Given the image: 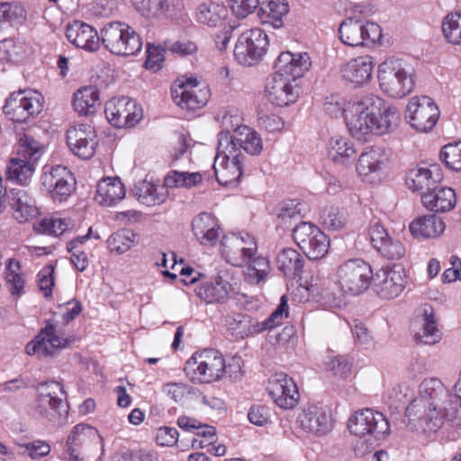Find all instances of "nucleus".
<instances>
[{"label": "nucleus", "mask_w": 461, "mask_h": 461, "mask_svg": "<svg viewBox=\"0 0 461 461\" xmlns=\"http://www.w3.org/2000/svg\"><path fill=\"white\" fill-rule=\"evenodd\" d=\"M400 122L399 111L386 106L380 96L364 95L348 103L346 124L350 134L362 140L368 134L382 135L392 131Z\"/></svg>", "instance_id": "f257e3e1"}, {"label": "nucleus", "mask_w": 461, "mask_h": 461, "mask_svg": "<svg viewBox=\"0 0 461 461\" xmlns=\"http://www.w3.org/2000/svg\"><path fill=\"white\" fill-rule=\"evenodd\" d=\"M348 428L357 439L354 450L357 456H363L379 446L390 432L389 421L385 416L372 409H364L350 417Z\"/></svg>", "instance_id": "f03ea898"}, {"label": "nucleus", "mask_w": 461, "mask_h": 461, "mask_svg": "<svg viewBox=\"0 0 461 461\" xmlns=\"http://www.w3.org/2000/svg\"><path fill=\"white\" fill-rule=\"evenodd\" d=\"M377 77L381 90L393 98H402L414 88L412 68L401 59L390 58L381 63Z\"/></svg>", "instance_id": "7ed1b4c3"}, {"label": "nucleus", "mask_w": 461, "mask_h": 461, "mask_svg": "<svg viewBox=\"0 0 461 461\" xmlns=\"http://www.w3.org/2000/svg\"><path fill=\"white\" fill-rule=\"evenodd\" d=\"M101 41L111 53L118 56H134L142 49V39L125 23L113 22L101 30Z\"/></svg>", "instance_id": "20e7f679"}, {"label": "nucleus", "mask_w": 461, "mask_h": 461, "mask_svg": "<svg viewBox=\"0 0 461 461\" xmlns=\"http://www.w3.org/2000/svg\"><path fill=\"white\" fill-rule=\"evenodd\" d=\"M288 300L283 295L276 309L263 321L253 320L246 314H235L226 319L228 329L238 338L244 339L254 333L272 330L282 324L288 317Z\"/></svg>", "instance_id": "39448f33"}, {"label": "nucleus", "mask_w": 461, "mask_h": 461, "mask_svg": "<svg viewBox=\"0 0 461 461\" xmlns=\"http://www.w3.org/2000/svg\"><path fill=\"white\" fill-rule=\"evenodd\" d=\"M185 372L193 380L212 383L224 375L222 354L213 348L195 352L185 363Z\"/></svg>", "instance_id": "423d86ee"}, {"label": "nucleus", "mask_w": 461, "mask_h": 461, "mask_svg": "<svg viewBox=\"0 0 461 461\" xmlns=\"http://www.w3.org/2000/svg\"><path fill=\"white\" fill-rule=\"evenodd\" d=\"M244 160V154L234 149L228 138L218 139L213 169L219 184L229 185L238 183L243 174Z\"/></svg>", "instance_id": "0eeeda50"}, {"label": "nucleus", "mask_w": 461, "mask_h": 461, "mask_svg": "<svg viewBox=\"0 0 461 461\" xmlns=\"http://www.w3.org/2000/svg\"><path fill=\"white\" fill-rule=\"evenodd\" d=\"M335 276L341 292L358 295L369 287L373 270L368 263L360 258L348 259L338 267Z\"/></svg>", "instance_id": "6e6552de"}, {"label": "nucleus", "mask_w": 461, "mask_h": 461, "mask_svg": "<svg viewBox=\"0 0 461 461\" xmlns=\"http://www.w3.org/2000/svg\"><path fill=\"white\" fill-rule=\"evenodd\" d=\"M44 97L35 90H20L9 95L3 107L12 121L26 122L34 119L43 109Z\"/></svg>", "instance_id": "1a4fd4ad"}, {"label": "nucleus", "mask_w": 461, "mask_h": 461, "mask_svg": "<svg viewBox=\"0 0 461 461\" xmlns=\"http://www.w3.org/2000/svg\"><path fill=\"white\" fill-rule=\"evenodd\" d=\"M267 45L268 38L263 30H248L237 41L234 48L235 59L244 67L255 66L266 54Z\"/></svg>", "instance_id": "9d476101"}, {"label": "nucleus", "mask_w": 461, "mask_h": 461, "mask_svg": "<svg viewBox=\"0 0 461 461\" xmlns=\"http://www.w3.org/2000/svg\"><path fill=\"white\" fill-rule=\"evenodd\" d=\"M293 237L310 259H321L328 253L330 246L328 237L311 222L302 221L294 227Z\"/></svg>", "instance_id": "9b49d317"}, {"label": "nucleus", "mask_w": 461, "mask_h": 461, "mask_svg": "<svg viewBox=\"0 0 461 461\" xmlns=\"http://www.w3.org/2000/svg\"><path fill=\"white\" fill-rule=\"evenodd\" d=\"M342 43L351 47L369 46L382 37V29L375 23H364L353 18L344 20L339 29Z\"/></svg>", "instance_id": "f8f14e48"}, {"label": "nucleus", "mask_w": 461, "mask_h": 461, "mask_svg": "<svg viewBox=\"0 0 461 461\" xmlns=\"http://www.w3.org/2000/svg\"><path fill=\"white\" fill-rule=\"evenodd\" d=\"M76 179L71 171L63 166L45 167L41 176L43 189L51 199L66 201L76 188Z\"/></svg>", "instance_id": "ddd939ff"}, {"label": "nucleus", "mask_w": 461, "mask_h": 461, "mask_svg": "<svg viewBox=\"0 0 461 461\" xmlns=\"http://www.w3.org/2000/svg\"><path fill=\"white\" fill-rule=\"evenodd\" d=\"M221 247L222 258L234 267H242L249 262L258 250L254 237L249 233L226 235Z\"/></svg>", "instance_id": "4468645a"}, {"label": "nucleus", "mask_w": 461, "mask_h": 461, "mask_svg": "<svg viewBox=\"0 0 461 461\" xmlns=\"http://www.w3.org/2000/svg\"><path fill=\"white\" fill-rule=\"evenodd\" d=\"M91 446L100 447L104 454V440L98 430L83 423L74 426L64 447L67 461H84L80 455Z\"/></svg>", "instance_id": "2eb2a0df"}, {"label": "nucleus", "mask_w": 461, "mask_h": 461, "mask_svg": "<svg viewBox=\"0 0 461 461\" xmlns=\"http://www.w3.org/2000/svg\"><path fill=\"white\" fill-rule=\"evenodd\" d=\"M63 394V386L59 383L51 381L42 384L34 403L35 413L42 419L56 421L63 413H67V405L59 397Z\"/></svg>", "instance_id": "dca6fc26"}, {"label": "nucleus", "mask_w": 461, "mask_h": 461, "mask_svg": "<svg viewBox=\"0 0 461 461\" xmlns=\"http://www.w3.org/2000/svg\"><path fill=\"white\" fill-rule=\"evenodd\" d=\"M439 117L435 102L427 95L413 96L406 107V119L410 125L420 132L431 131Z\"/></svg>", "instance_id": "f3484780"}, {"label": "nucleus", "mask_w": 461, "mask_h": 461, "mask_svg": "<svg viewBox=\"0 0 461 461\" xmlns=\"http://www.w3.org/2000/svg\"><path fill=\"white\" fill-rule=\"evenodd\" d=\"M105 116L108 122L117 128H131L143 116L140 105L129 97H113L105 104Z\"/></svg>", "instance_id": "a211bd4d"}, {"label": "nucleus", "mask_w": 461, "mask_h": 461, "mask_svg": "<svg viewBox=\"0 0 461 461\" xmlns=\"http://www.w3.org/2000/svg\"><path fill=\"white\" fill-rule=\"evenodd\" d=\"M171 94L178 106L188 110L203 107L210 97L209 87L193 77L179 79L178 84L172 87Z\"/></svg>", "instance_id": "6ab92c4d"}, {"label": "nucleus", "mask_w": 461, "mask_h": 461, "mask_svg": "<svg viewBox=\"0 0 461 461\" xmlns=\"http://www.w3.org/2000/svg\"><path fill=\"white\" fill-rule=\"evenodd\" d=\"M373 289L382 299L398 297L406 285V272L400 265L380 268L373 274Z\"/></svg>", "instance_id": "aec40b11"}, {"label": "nucleus", "mask_w": 461, "mask_h": 461, "mask_svg": "<svg viewBox=\"0 0 461 461\" xmlns=\"http://www.w3.org/2000/svg\"><path fill=\"white\" fill-rule=\"evenodd\" d=\"M10 209L13 217L19 222H26L39 214L36 199L26 189L12 188L4 199V210Z\"/></svg>", "instance_id": "412c9836"}, {"label": "nucleus", "mask_w": 461, "mask_h": 461, "mask_svg": "<svg viewBox=\"0 0 461 461\" xmlns=\"http://www.w3.org/2000/svg\"><path fill=\"white\" fill-rule=\"evenodd\" d=\"M72 341L59 334L55 326L48 324L33 340L27 343L25 352L29 356L37 355L39 358L47 357L52 356L55 349L64 348Z\"/></svg>", "instance_id": "4be33fe9"}, {"label": "nucleus", "mask_w": 461, "mask_h": 461, "mask_svg": "<svg viewBox=\"0 0 461 461\" xmlns=\"http://www.w3.org/2000/svg\"><path fill=\"white\" fill-rule=\"evenodd\" d=\"M264 92L272 104L280 107L295 103L299 97L298 84L276 73L267 79Z\"/></svg>", "instance_id": "5701e85b"}, {"label": "nucleus", "mask_w": 461, "mask_h": 461, "mask_svg": "<svg viewBox=\"0 0 461 461\" xmlns=\"http://www.w3.org/2000/svg\"><path fill=\"white\" fill-rule=\"evenodd\" d=\"M267 391L275 403L285 410L296 406L299 392L294 381L287 375L276 374L268 381Z\"/></svg>", "instance_id": "b1692460"}, {"label": "nucleus", "mask_w": 461, "mask_h": 461, "mask_svg": "<svg viewBox=\"0 0 461 461\" xmlns=\"http://www.w3.org/2000/svg\"><path fill=\"white\" fill-rule=\"evenodd\" d=\"M297 422L305 433L321 437L332 429V422L329 413L317 405L304 407L297 417Z\"/></svg>", "instance_id": "393cba45"}, {"label": "nucleus", "mask_w": 461, "mask_h": 461, "mask_svg": "<svg viewBox=\"0 0 461 461\" xmlns=\"http://www.w3.org/2000/svg\"><path fill=\"white\" fill-rule=\"evenodd\" d=\"M311 67V59L306 52H282L275 64V73L296 83Z\"/></svg>", "instance_id": "a878e982"}, {"label": "nucleus", "mask_w": 461, "mask_h": 461, "mask_svg": "<svg viewBox=\"0 0 461 461\" xmlns=\"http://www.w3.org/2000/svg\"><path fill=\"white\" fill-rule=\"evenodd\" d=\"M228 138L234 149L243 154V151L258 156L263 149V142L259 134L253 129L244 125L234 130L232 134L228 132L219 133L218 139Z\"/></svg>", "instance_id": "bb28decb"}, {"label": "nucleus", "mask_w": 461, "mask_h": 461, "mask_svg": "<svg viewBox=\"0 0 461 461\" xmlns=\"http://www.w3.org/2000/svg\"><path fill=\"white\" fill-rule=\"evenodd\" d=\"M416 321L420 325V330L415 334L416 341L426 345H435L440 341L441 332L431 305H421L417 311Z\"/></svg>", "instance_id": "cd10ccee"}, {"label": "nucleus", "mask_w": 461, "mask_h": 461, "mask_svg": "<svg viewBox=\"0 0 461 461\" xmlns=\"http://www.w3.org/2000/svg\"><path fill=\"white\" fill-rule=\"evenodd\" d=\"M441 180L442 174L438 167L434 166L430 168L418 167L409 170L406 176V185L412 192H419L422 199L423 194L435 190Z\"/></svg>", "instance_id": "c85d7f7f"}, {"label": "nucleus", "mask_w": 461, "mask_h": 461, "mask_svg": "<svg viewBox=\"0 0 461 461\" xmlns=\"http://www.w3.org/2000/svg\"><path fill=\"white\" fill-rule=\"evenodd\" d=\"M66 36L76 47L87 51H95L99 49L101 35L88 23L74 21L67 26Z\"/></svg>", "instance_id": "c756f323"}, {"label": "nucleus", "mask_w": 461, "mask_h": 461, "mask_svg": "<svg viewBox=\"0 0 461 461\" xmlns=\"http://www.w3.org/2000/svg\"><path fill=\"white\" fill-rule=\"evenodd\" d=\"M194 292L206 303H225L236 294L233 285L221 276L199 285Z\"/></svg>", "instance_id": "7c9ffc66"}, {"label": "nucleus", "mask_w": 461, "mask_h": 461, "mask_svg": "<svg viewBox=\"0 0 461 461\" xmlns=\"http://www.w3.org/2000/svg\"><path fill=\"white\" fill-rule=\"evenodd\" d=\"M192 231L201 245L214 246L220 237V225L212 214L201 212L192 221Z\"/></svg>", "instance_id": "2f4dec72"}, {"label": "nucleus", "mask_w": 461, "mask_h": 461, "mask_svg": "<svg viewBox=\"0 0 461 461\" xmlns=\"http://www.w3.org/2000/svg\"><path fill=\"white\" fill-rule=\"evenodd\" d=\"M125 196V186L119 177H105L96 186L95 201L102 206H114Z\"/></svg>", "instance_id": "473e14b6"}, {"label": "nucleus", "mask_w": 461, "mask_h": 461, "mask_svg": "<svg viewBox=\"0 0 461 461\" xmlns=\"http://www.w3.org/2000/svg\"><path fill=\"white\" fill-rule=\"evenodd\" d=\"M374 65L372 57L367 55L357 57L342 68V77L355 85H363L370 80Z\"/></svg>", "instance_id": "72a5a7b5"}, {"label": "nucleus", "mask_w": 461, "mask_h": 461, "mask_svg": "<svg viewBox=\"0 0 461 461\" xmlns=\"http://www.w3.org/2000/svg\"><path fill=\"white\" fill-rule=\"evenodd\" d=\"M423 205L429 211L445 212L452 210L456 203L455 191L450 187H439L437 185L435 190L423 194L421 199Z\"/></svg>", "instance_id": "f704fd0d"}, {"label": "nucleus", "mask_w": 461, "mask_h": 461, "mask_svg": "<svg viewBox=\"0 0 461 461\" xmlns=\"http://www.w3.org/2000/svg\"><path fill=\"white\" fill-rule=\"evenodd\" d=\"M443 220L435 215L429 214L419 217L410 224V231L415 237L436 238L443 233L445 230Z\"/></svg>", "instance_id": "c9c22d12"}, {"label": "nucleus", "mask_w": 461, "mask_h": 461, "mask_svg": "<svg viewBox=\"0 0 461 461\" xmlns=\"http://www.w3.org/2000/svg\"><path fill=\"white\" fill-rule=\"evenodd\" d=\"M304 265L301 254L294 249L285 248L276 257V267L285 276L295 278L300 276Z\"/></svg>", "instance_id": "e433bc0d"}, {"label": "nucleus", "mask_w": 461, "mask_h": 461, "mask_svg": "<svg viewBox=\"0 0 461 461\" xmlns=\"http://www.w3.org/2000/svg\"><path fill=\"white\" fill-rule=\"evenodd\" d=\"M357 156L353 143L347 138L335 136L330 140L329 158L336 164L348 165Z\"/></svg>", "instance_id": "4c0bfd02"}, {"label": "nucleus", "mask_w": 461, "mask_h": 461, "mask_svg": "<svg viewBox=\"0 0 461 461\" xmlns=\"http://www.w3.org/2000/svg\"><path fill=\"white\" fill-rule=\"evenodd\" d=\"M288 11L289 6L285 0H271L266 5L262 4L258 14L262 23L280 28L283 26V19Z\"/></svg>", "instance_id": "58836bf2"}, {"label": "nucleus", "mask_w": 461, "mask_h": 461, "mask_svg": "<svg viewBox=\"0 0 461 461\" xmlns=\"http://www.w3.org/2000/svg\"><path fill=\"white\" fill-rule=\"evenodd\" d=\"M99 105V92L95 86L80 88L74 94L73 106L79 114H92Z\"/></svg>", "instance_id": "ea45409f"}, {"label": "nucleus", "mask_w": 461, "mask_h": 461, "mask_svg": "<svg viewBox=\"0 0 461 461\" xmlns=\"http://www.w3.org/2000/svg\"><path fill=\"white\" fill-rule=\"evenodd\" d=\"M387 158L381 149H371L361 154L357 169L361 176H367L384 169Z\"/></svg>", "instance_id": "a19ab883"}, {"label": "nucleus", "mask_w": 461, "mask_h": 461, "mask_svg": "<svg viewBox=\"0 0 461 461\" xmlns=\"http://www.w3.org/2000/svg\"><path fill=\"white\" fill-rule=\"evenodd\" d=\"M133 194L141 203L147 206L160 204L167 196L164 186H158L148 181L136 184Z\"/></svg>", "instance_id": "79ce46f5"}, {"label": "nucleus", "mask_w": 461, "mask_h": 461, "mask_svg": "<svg viewBox=\"0 0 461 461\" xmlns=\"http://www.w3.org/2000/svg\"><path fill=\"white\" fill-rule=\"evenodd\" d=\"M33 162L22 158H13L6 166V176L20 185H28L35 171Z\"/></svg>", "instance_id": "37998d69"}, {"label": "nucleus", "mask_w": 461, "mask_h": 461, "mask_svg": "<svg viewBox=\"0 0 461 461\" xmlns=\"http://www.w3.org/2000/svg\"><path fill=\"white\" fill-rule=\"evenodd\" d=\"M227 14V9L224 5L210 2L202 4L197 12V20L208 26L215 27L221 23Z\"/></svg>", "instance_id": "c03bdc74"}, {"label": "nucleus", "mask_w": 461, "mask_h": 461, "mask_svg": "<svg viewBox=\"0 0 461 461\" xmlns=\"http://www.w3.org/2000/svg\"><path fill=\"white\" fill-rule=\"evenodd\" d=\"M5 281L13 296H21L24 293L25 280L19 261L11 258L5 267Z\"/></svg>", "instance_id": "a18cd8bd"}, {"label": "nucleus", "mask_w": 461, "mask_h": 461, "mask_svg": "<svg viewBox=\"0 0 461 461\" xmlns=\"http://www.w3.org/2000/svg\"><path fill=\"white\" fill-rule=\"evenodd\" d=\"M44 153V147L36 139L28 134H23L19 139L18 154L35 163Z\"/></svg>", "instance_id": "49530a36"}, {"label": "nucleus", "mask_w": 461, "mask_h": 461, "mask_svg": "<svg viewBox=\"0 0 461 461\" xmlns=\"http://www.w3.org/2000/svg\"><path fill=\"white\" fill-rule=\"evenodd\" d=\"M442 32L452 44H461V13H450L442 22Z\"/></svg>", "instance_id": "de8ad7c7"}, {"label": "nucleus", "mask_w": 461, "mask_h": 461, "mask_svg": "<svg viewBox=\"0 0 461 461\" xmlns=\"http://www.w3.org/2000/svg\"><path fill=\"white\" fill-rule=\"evenodd\" d=\"M249 262L247 276L250 283L258 285L264 281L270 273L269 261L264 257H253Z\"/></svg>", "instance_id": "09e8293b"}, {"label": "nucleus", "mask_w": 461, "mask_h": 461, "mask_svg": "<svg viewBox=\"0 0 461 461\" xmlns=\"http://www.w3.org/2000/svg\"><path fill=\"white\" fill-rule=\"evenodd\" d=\"M133 7L146 17H156L168 7L167 0H131Z\"/></svg>", "instance_id": "8fccbe9b"}, {"label": "nucleus", "mask_w": 461, "mask_h": 461, "mask_svg": "<svg viewBox=\"0 0 461 461\" xmlns=\"http://www.w3.org/2000/svg\"><path fill=\"white\" fill-rule=\"evenodd\" d=\"M134 236L131 230H122L109 237L108 246L112 251L119 254L124 253L131 248Z\"/></svg>", "instance_id": "3c124183"}, {"label": "nucleus", "mask_w": 461, "mask_h": 461, "mask_svg": "<svg viewBox=\"0 0 461 461\" xmlns=\"http://www.w3.org/2000/svg\"><path fill=\"white\" fill-rule=\"evenodd\" d=\"M68 227L69 222L68 220L61 218H51L42 220L41 222L34 226V230L39 233L59 236L68 230Z\"/></svg>", "instance_id": "603ef678"}, {"label": "nucleus", "mask_w": 461, "mask_h": 461, "mask_svg": "<svg viewBox=\"0 0 461 461\" xmlns=\"http://www.w3.org/2000/svg\"><path fill=\"white\" fill-rule=\"evenodd\" d=\"M440 158L447 167L454 171H461V141L445 145Z\"/></svg>", "instance_id": "864d4df0"}, {"label": "nucleus", "mask_w": 461, "mask_h": 461, "mask_svg": "<svg viewBox=\"0 0 461 461\" xmlns=\"http://www.w3.org/2000/svg\"><path fill=\"white\" fill-rule=\"evenodd\" d=\"M322 223L330 230H339L342 229L346 222L347 217L345 213L338 207L326 208L321 214Z\"/></svg>", "instance_id": "5fc2aeb1"}, {"label": "nucleus", "mask_w": 461, "mask_h": 461, "mask_svg": "<svg viewBox=\"0 0 461 461\" xmlns=\"http://www.w3.org/2000/svg\"><path fill=\"white\" fill-rule=\"evenodd\" d=\"M303 204L296 200H289L281 203L277 213L280 224L286 226L294 219H298L301 215Z\"/></svg>", "instance_id": "6e6d98bb"}, {"label": "nucleus", "mask_w": 461, "mask_h": 461, "mask_svg": "<svg viewBox=\"0 0 461 461\" xmlns=\"http://www.w3.org/2000/svg\"><path fill=\"white\" fill-rule=\"evenodd\" d=\"M323 109L327 114L331 117H339L344 115L346 118V110L348 103L345 98L339 94H332L326 97L323 103Z\"/></svg>", "instance_id": "4d7b16f0"}, {"label": "nucleus", "mask_w": 461, "mask_h": 461, "mask_svg": "<svg viewBox=\"0 0 461 461\" xmlns=\"http://www.w3.org/2000/svg\"><path fill=\"white\" fill-rule=\"evenodd\" d=\"M162 391L176 402H183L185 398L195 393V389L183 383H170L163 386Z\"/></svg>", "instance_id": "13d9d810"}, {"label": "nucleus", "mask_w": 461, "mask_h": 461, "mask_svg": "<svg viewBox=\"0 0 461 461\" xmlns=\"http://www.w3.org/2000/svg\"><path fill=\"white\" fill-rule=\"evenodd\" d=\"M377 251L389 260H398L404 256L405 248L400 240L390 237Z\"/></svg>", "instance_id": "bf43d9fd"}, {"label": "nucleus", "mask_w": 461, "mask_h": 461, "mask_svg": "<svg viewBox=\"0 0 461 461\" xmlns=\"http://www.w3.org/2000/svg\"><path fill=\"white\" fill-rule=\"evenodd\" d=\"M5 22L13 25L22 24L27 16L24 6L17 2L5 3Z\"/></svg>", "instance_id": "052dcab7"}, {"label": "nucleus", "mask_w": 461, "mask_h": 461, "mask_svg": "<svg viewBox=\"0 0 461 461\" xmlns=\"http://www.w3.org/2000/svg\"><path fill=\"white\" fill-rule=\"evenodd\" d=\"M96 145V137H88L78 140L77 145H68V147L75 155L84 159H87L95 154Z\"/></svg>", "instance_id": "680f3d73"}, {"label": "nucleus", "mask_w": 461, "mask_h": 461, "mask_svg": "<svg viewBox=\"0 0 461 461\" xmlns=\"http://www.w3.org/2000/svg\"><path fill=\"white\" fill-rule=\"evenodd\" d=\"M259 0H229L232 14L240 19L247 17L258 6Z\"/></svg>", "instance_id": "e2e57ef3"}, {"label": "nucleus", "mask_w": 461, "mask_h": 461, "mask_svg": "<svg viewBox=\"0 0 461 461\" xmlns=\"http://www.w3.org/2000/svg\"><path fill=\"white\" fill-rule=\"evenodd\" d=\"M88 137H96L95 129L88 124H78L67 131L68 145H77L78 140Z\"/></svg>", "instance_id": "0e129e2a"}, {"label": "nucleus", "mask_w": 461, "mask_h": 461, "mask_svg": "<svg viewBox=\"0 0 461 461\" xmlns=\"http://www.w3.org/2000/svg\"><path fill=\"white\" fill-rule=\"evenodd\" d=\"M147 54L145 67L153 71L158 70L164 60V50L149 43L147 45Z\"/></svg>", "instance_id": "69168bd1"}, {"label": "nucleus", "mask_w": 461, "mask_h": 461, "mask_svg": "<svg viewBox=\"0 0 461 461\" xmlns=\"http://www.w3.org/2000/svg\"><path fill=\"white\" fill-rule=\"evenodd\" d=\"M117 461H159V459L157 453L150 450L140 449L136 451L127 450L121 453Z\"/></svg>", "instance_id": "338daca9"}, {"label": "nucleus", "mask_w": 461, "mask_h": 461, "mask_svg": "<svg viewBox=\"0 0 461 461\" xmlns=\"http://www.w3.org/2000/svg\"><path fill=\"white\" fill-rule=\"evenodd\" d=\"M24 453H26L32 459H40L46 456L50 452V446L43 440H35L32 442L25 443L23 446Z\"/></svg>", "instance_id": "774afa93"}]
</instances>
